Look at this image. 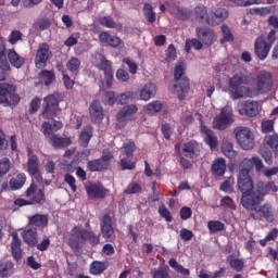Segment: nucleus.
Listing matches in <instances>:
<instances>
[{
	"instance_id": "1",
	"label": "nucleus",
	"mask_w": 278,
	"mask_h": 278,
	"mask_svg": "<svg viewBox=\"0 0 278 278\" xmlns=\"http://www.w3.org/2000/svg\"><path fill=\"white\" fill-rule=\"evenodd\" d=\"M250 173L249 169L241 167L237 180L238 190L242 194L241 205L244 210H255L257 207V200H255L258 194L257 182L256 185L253 184Z\"/></svg>"
},
{
	"instance_id": "2",
	"label": "nucleus",
	"mask_w": 278,
	"mask_h": 278,
	"mask_svg": "<svg viewBox=\"0 0 278 278\" xmlns=\"http://www.w3.org/2000/svg\"><path fill=\"white\" fill-rule=\"evenodd\" d=\"M88 241L91 247H97V244L101 242V238H99V235L94 233L92 229H84L77 226L73 228L68 245L75 255H81V244H86Z\"/></svg>"
},
{
	"instance_id": "3",
	"label": "nucleus",
	"mask_w": 278,
	"mask_h": 278,
	"mask_svg": "<svg viewBox=\"0 0 278 278\" xmlns=\"http://www.w3.org/2000/svg\"><path fill=\"white\" fill-rule=\"evenodd\" d=\"M26 199L18 198L14 200V205L17 207H25L27 205H42L47 198L45 195V188H39L36 182H31L25 191Z\"/></svg>"
},
{
	"instance_id": "4",
	"label": "nucleus",
	"mask_w": 278,
	"mask_h": 278,
	"mask_svg": "<svg viewBox=\"0 0 278 278\" xmlns=\"http://www.w3.org/2000/svg\"><path fill=\"white\" fill-rule=\"evenodd\" d=\"M245 84H251V78L240 72L229 79V88L233 99H243V97H252L253 92Z\"/></svg>"
},
{
	"instance_id": "5",
	"label": "nucleus",
	"mask_w": 278,
	"mask_h": 278,
	"mask_svg": "<svg viewBox=\"0 0 278 278\" xmlns=\"http://www.w3.org/2000/svg\"><path fill=\"white\" fill-rule=\"evenodd\" d=\"M233 134L239 147H241L243 151H251L255 148V135H253L251 128L239 126L233 129Z\"/></svg>"
},
{
	"instance_id": "6",
	"label": "nucleus",
	"mask_w": 278,
	"mask_h": 278,
	"mask_svg": "<svg viewBox=\"0 0 278 278\" xmlns=\"http://www.w3.org/2000/svg\"><path fill=\"white\" fill-rule=\"evenodd\" d=\"M21 97L16 93V87L10 84H0V103L2 105H17Z\"/></svg>"
},
{
	"instance_id": "7",
	"label": "nucleus",
	"mask_w": 278,
	"mask_h": 278,
	"mask_svg": "<svg viewBox=\"0 0 278 278\" xmlns=\"http://www.w3.org/2000/svg\"><path fill=\"white\" fill-rule=\"evenodd\" d=\"M174 79V92H176L179 101H184V99H186V93L190 91V79L186 77L184 71H175Z\"/></svg>"
},
{
	"instance_id": "8",
	"label": "nucleus",
	"mask_w": 278,
	"mask_h": 278,
	"mask_svg": "<svg viewBox=\"0 0 278 278\" xmlns=\"http://www.w3.org/2000/svg\"><path fill=\"white\" fill-rule=\"evenodd\" d=\"M43 110L41 112L42 118L46 121H53L55 116H58V112H60V101H58V97L55 94H49L43 99Z\"/></svg>"
},
{
	"instance_id": "9",
	"label": "nucleus",
	"mask_w": 278,
	"mask_h": 278,
	"mask_svg": "<svg viewBox=\"0 0 278 278\" xmlns=\"http://www.w3.org/2000/svg\"><path fill=\"white\" fill-rule=\"evenodd\" d=\"M233 123V110L229 106H224L220 111V113L214 118L213 121V127L215 129H219L220 131H224V129H227L229 125H232Z\"/></svg>"
},
{
	"instance_id": "10",
	"label": "nucleus",
	"mask_w": 278,
	"mask_h": 278,
	"mask_svg": "<svg viewBox=\"0 0 278 278\" xmlns=\"http://www.w3.org/2000/svg\"><path fill=\"white\" fill-rule=\"evenodd\" d=\"M100 229L102 238L105 242H114L116 240V233L114 232V227L112 226V217L110 214H104L100 222Z\"/></svg>"
},
{
	"instance_id": "11",
	"label": "nucleus",
	"mask_w": 278,
	"mask_h": 278,
	"mask_svg": "<svg viewBox=\"0 0 278 278\" xmlns=\"http://www.w3.org/2000/svg\"><path fill=\"white\" fill-rule=\"evenodd\" d=\"M270 49H273V46L271 43H267L265 36L261 35L256 38L254 42V53L258 60L264 61L266 58H268Z\"/></svg>"
},
{
	"instance_id": "12",
	"label": "nucleus",
	"mask_w": 278,
	"mask_h": 278,
	"mask_svg": "<svg viewBox=\"0 0 278 278\" xmlns=\"http://www.w3.org/2000/svg\"><path fill=\"white\" fill-rule=\"evenodd\" d=\"M51 56V51L49 50L48 43H42L39 46L36 56H35V66L38 71L45 70L49 58Z\"/></svg>"
},
{
	"instance_id": "13",
	"label": "nucleus",
	"mask_w": 278,
	"mask_h": 278,
	"mask_svg": "<svg viewBox=\"0 0 278 278\" xmlns=\"http://www.w3.org/2000/svg\"><path fill=\"white\" fill-rule=\"evenodd\" d=\"M270 90H273V75L269 72H264L256 78V91L266 94Z\"/></svg>"
},
{
	"instance_id": "14",
	"label": "nucleus",
	"mask_w": 278,
	"mask_h": 278,
	"mask_svg": "<svg viewBox=\"0 0 278 278\" xmlns=\"http://www.w3.org/2000/svg\"><path fill=\"white\" fill-rule=\"evenodd\" d=\"M227 18H229V11L224 8H217L206 17V23L211 25V27H216V25H220V23H224Z\"/></svg>"
},
{
	"instance_id": "15",
	"label": "nucleus",
	"mask_w": 278,
	"mask_h": 278,
	"mask_svg": "<svg viewBox=\"0 0 278 278\" xmlns=\"http://www.w3.org/2000/svg\"><path fill=\"white\" fill-rule=\"evenodd\" d=\"M257 192L258 194L255 197V201H257V205H260L264 201V197L270 194V192H277V186L274 181H258Z\"/></svg>"
},
{
	"instance_id": "16",
	"label": "nucleus",
	"mask_w": 278,
	"mask_h": 278,
	"mask_svg": "<svg viewBox=\"0 0 278 278\" xmlns=\"http://www.w3.org/2000/svg\"><path fill=\"white\" fill-rule=\"evenodd\" d=\"M195 34L199 40H201V42L206 47H212V45H214V40H216V34L208 27H198L195 29Z\"/></svg>"
},
{
	"instance_id": "17",
	"label": "nucleus",
	"mask_w": 278,
	"mask_h": 278,
	"mask_svg": "<svg viewBox=\"0 0 278 278\" xmlns=\"http://www.w3.org/2000/svg\"><path fill=\"white\" fill-rule=\"evenodd\" d=\"M99 40L102 45H108V47H112L113 49H123L125 47V42L119 37L112 36L108 31L100 33Z\"/></svg>"
},
{
	"instance_id": "18",
	"label": "nucleus",
	"mask_w": 278,
	"mask_h": 278,
	"mask_svg": "<svg viewBox=\"0 0 278 278\" xmlns=\"http://www.w3.org/2000/svg\"><path fill=\"white\" fill-rule=\"evenodd\" d=\"M135 114H138V106L136 104H127L116 114V121L117 123L134 121Z\"/></svg>"
},
{
	"instance_id": "19",
	"label": "nucleus",
	"mask_w": 278,
	"mask_h": 278,
	"mask_svg": "<svg viewBox=\"0 0 278 278\" xmlns=\"http://www.w3.org/2000/svg\"><path fill=\"white\" fill-rule=\"evenodd\" d=\"M249 212H256L261 218H265L267 223H275V211L273 208V205L265 203L261 205L258 208L257 206L254 207V210H248Z\"/></svg>"
},
{
	"instance_id": "20",
	"label": "nucleus",
	"mask_w": 278,
	"mask_h": 278,
	"mask_svg": "<svg viewBox=\"0 0 278 278\" xmlns=\"http://www.w3.org/2000/svg\"><path fill=\"white\" fill-rule=\"evenodd\" d=\"M89 116L91 123H101L103 121V106L101 101L93 100L89 106Z\"/></svg>"
},
{
	"instance_id": "21",
	"label": "nucleus",
	"mask_w": 278,
	"mask_h": 278,
	"mask_svg": "<svg viewBox=\"0 0 278 278\" xmlns=\"http://www.w3.org/2000/svg\"><path fill=\"white\" fill-rule=\"evenodd\" d=\"M27 172L30 177L35 179H40V161L36 154H31L28 156L27 161Z\"/></svg>"
},
{
	"instance_id": "22",
	"label": "nucleus",
	"mask_w": 278,
	"mask_h": 278,
	"mask_svg": "<svg viewBox=\"0 0 278 278\" xmlns=\"http://www.w3.org/2000/svg\"><path fill=\"white\" fill-rule=\"evenodd\" d=\"M253 166H255V170L260 173L264 168V163L262 162V159H260L258 156H254L252 159H243L240 164V167L244 170H248V173H251V170H253Z\"/></svg>"
},
{
	"instance_id": "23",
	"label": "nucleus",
	"mask_w": 278,
	"mask_h": 278,
	"mask_svg": "<svg viewBox=\"0 0 278 278\" xmlns=\"http://www.w3.org/2000/svg\"><path fill=\"white\" fill-rule=\"evenodd\" d=\"M22 238L28 247H36V244H38V229L26 227L22 231Z\"/></svg>"
},
{
	"instance_id": "24",
	"label": "nucleus",
	"mask_w": 278,
	"mask_h": 278,
	"mask_svg": "<svg viewBox=\"0 0 278 278\" xmlns=\"http://www.w3.org/2000/svg\"><path fill=\"white\" fill-rule=\"evenodd\" d=\"M45 138H47V140L51 143L53 149H64L66 147H70V144L72 143L71 138L59 137L55 134L45 136Z\"/></svg>"
},
{
	"instance_id": "25",
	"label": "nucleus",
	"mask_w": 278,
	"mask_h": 278,
	"mask_svg": "<svg viewBox=\"0 0 278 278\" xmlns=\"http://www.w3.org/2000/svg\"><path fill=\"white\" fill-rule=\"evenodd\" d=\"M86 192L89 199H105L108 194V189L104 188L103 185H89L86 188Z\"/></svg>"
},
{
	"instance_id": "26",
	"label": "nucleus",
	"mask_w": 278,
	"mask_h": 278,
	"mask_svg": "<svg viewBox=\"0 0 278 278\" xmlns=\"http://www.w3.org/2000/svg\"><path fill=\"white\" fill-rule=\"evenodd\" d=\"M21 239L18 238L17 232H12V243H11V253L16 262L23 260V250L21 249Z\"/></svg>"
},
{
	"instance_id": "27",
	"label": "nucleus",
	"mask_w": 278,
	"mask_h": 278,
	"mask_svg": "<svg viewBox=\"0 0 278 278\" xmlns=\"http://www.w3.org/2000/svg\"><path fill=\"white\" fill-rule=\"evenodd\" d=\"M201 132L204 142L210 146V149H216V147H218V137H216L212 129L207 128L205 125H201Z\"/></svg>"
},
{
	"instance_id": "28",
	"label": "nucleus",
	"mask_w": 278,
	"mask_h": 278,
	"mask_svg": "<svg viewBox=\"0 0 278 278\" xmlns=\"http://www.w3.org/2000/svg\"><path fill=\"white\" fill-rule=\"evenodd\" d=\"M226 170L227 162L223 157L216 159L211 166V172L215 177H223Z\"/></svg>"
},
{
	"instance_id": "29",
	"label": "nucleus",
	"mask_w": 278,
	"mask_h": 278,
	"mask_svg": "<svg viewBox=\"0 0 278 278\" xmlns=\"http://www.w3.org/2000/svg\"><path fill=\"white\" fill-rule=\"evenodd\" d=\"M155 92H157V87L153 83H148L140 90L139 97L141 101H149L155 97Z\"/></svg>"
},
{
	"instance_id": "30",
	"label": "nucleus",
	"mask_w": 278,
	"mask_h": 278,
	"mask_svg": "<svg viewBox=\"0 0 278 278\" xmlns=\"http://www.w3.org/2000/svg\"><path fill=\"white\" fill-rule=\"evenodd\" d=\"M240 112L241 114H245V116L253 118V116H257V114H260V103L255 101H247Z\"/></svg>"
},
{
	"instance_id": "31",
	"label": "nucleus",
	"mask_w": 278,
	"mask_h": 278,
	"mask_svg": "<svg viewBox=\"0 0 278 278\" xmlns=\"http://www.w3.org/2000/svg\"><path fill=\"white\" fill-rule=\"evenodd\" d=\"M28 225H33V227H38V229H45V227L49 225V216L42 214H35L29 217Z\"/></svg>"
},
{
	"instance_id": "32",
	"label": "nucleus",
	"mask_w": 278,
	"mask_h": 278,
	"mask_svg": "<svg viewBox=\"0 0 278 278\" xmlns=\"http://www.w3.org/2000/svg\"><path fill=\"white\" fill-rule=\"evenodd\" d=\"M62 127H64V124H62V122L53 119L52 125L49 122H43L41 125V131L43 136H51L53 135V131H60Z\"/></svg>"
},
{
	"instance_id": "33",
	"label": "nucleus",
	"mask_w": 278,
	"mask_h": 278,
	"mask_svg": "<svg viewBox=\"0 0 278 278\" xmlns=\"http://www.w3.org/2000/svg\"><path fill=\"white\" fill-rule=\"evenodd\" d=\"M170 14L177 18V21H188V18L192 16V11L182 7L175 5L170 9Z\"/></svg>"
},
{
	"instance_id": "34",
	"label": "nucleus",
	"mask_w": 278,
	"mask_h": 278,
	"mask_svg": "<svg viewBox=\"0 0 278 278\" xmlns=\"http://www.w3.org/2000/svg\"><path fill=\"white\" fill-rule=\"evenodd\" d=\"M226 262L232 270H236V273H242V270H244V260L239 258L236 254L228 255Z\"/></svg>"
},
{
	"instance_id": "35",
	"label": "nucleus",
	"mask_w": 278,
	"mask_h": 278,
	"mask_svg": "<svg viewBox=\"0 0 278 278\" xmlns=\"http://www.w3.org/2000/svg\"><path fill=\"white\" fill-rule=\"evenodd\" d=\"M8 60L14 68H22L23 64H25V58L18 55L14 49L8 50Z\"/></svg>"
},
{
	"instance_id": "36",
	"label": "nucleus",
	"mask_w": 278,
	"mask_h": 278,
	"mask_svg": "<svg viewBox=\"0 0 278 278\" xmlns=\"http://www.w3.org/2000/svg\"><path fill=\"white\" fill-rule=\"evenodd\" d=\"M27 181V176L25 173H20L15 178H11L9 181V186L11 190H21L25 182Z\"/></svg>"
},
{
	"instance_id": "37",
	"label": "nucleus",
	"mask_w": 278,
	"mask_h": 278,
	"mask_svg": "<svg viewBox=\"0 0 278 278\" xmlns=\"http://www.w3.org/2000/svg\"><path fill=\"white\" fill-rule=\"evenodd\" d=\"M199 144L197 141H188L182 144V153L185 157H190L191 160L197 157V148Z\"/></svg>"
},
{
	"instance_id": "38",
	"label": "nucleus",
	"mask_w": 278,
	"mask_h": 278,
	"mask_svg": "<svg viewBox=\"0 0 278 278\" xmlns=\"http://www.w3.org/2000/svg\"><path fill=\"white\" fill-rule=\"evenodd\" d=\"M0 68L3 71H10V62H8V55L5 54V39L0 36Z\"/></svg>"
},
{
	"instance_id": "39",
	"label": "nucleus",
	"mask_w": 278,
	"mask_h": 278,
	"mask_svg": "<svg viewBox=\"0 0 278 278\" xmlns=\"http://www.w3.org/2000/svg\"><path fill=\"white\" fill-rule=\"evenodd\" d=\"M87 170L90 173H103V170H108V167L100 159H96L87 163Z\"/></svg>"
},
{
	"instance_id": "40",
	"label": "nucleus",
	"mask_w": 278,
	"mask_h": 278,
	"mask_svg": "<svg viewBox=\"0 0 278 278\" xmlns=\"http://www.w3.org/2000/svg\"><path fill=\"white\" fill-rule=\"evenodd\" d=\"M90 140H92V128L91 126H85L79 135L80 147H88V144H90Z\"/></svg>"
},
{
	"instance_id": "41",
	"label": "nucleus",
	"mask_w": 278,
	"mask_h": 278,
	"mask_svg": "<svg viewBox=\"0 0 278 278\" xmlns=\"http://www.w3.org/2000/svg\"><path fill=\"white\" fill-rule=\"evenodd\" d=\"M105 270H108V263L105 262L93 261L89 267L90 275H103Z\"/></svg>"
},
{
	"instance_id": "42",
	"label": "nucleus",
	"mask_w": 278,
	"mask_h": 278,
	"mask_svg": "<svg viewBox=\"0 0 278 278\" xmlns=\"http://www.w3.org/2000/svg\"><path fill=\"white\" fill-rule=\"evenodd\" d=\"M100 25L108 29H123V25H121V23H116L112 16H104L100 18Z\"/></svg>"
},
{
	"instance_id": "43",
	"label": "nucleus",
	"mask_w": 278,
	"mask_h": 278,
	"mask_svg": "<svg viewBox=\"0 0 278 278\" xmlns=\"http://www.w3.org/2000/svg\"><path fill=\"white\" fill-rule=\"evenodd\" d=\"M14 273V263L11 261H0V277H8Z\"/></svg>"
},
{
	"instance_id": "44",
	"label": "nucleus",
	"mask_w": 278,
	"mask_h": 278,
	"mask_svg": "<svg viewBox=\"0 0 278 278\" xmlns=\"http://www.w3.org/2000/svg\"><path fill=\"white\" fill-rule=\"evenodd\" d=\"M136 93L134 91H126L124 93H121L117 96V104L118 105H128V103H131L134 101V97Z\"/></svg>"
},
{
	"instance_id": "45",
	"label": "nucleus",
	"mask_w": 278,
	"mask_h": 278,
	"mask_svg": "<svg viewBox=\"0 0 278 278\" xmlns=\"http://www.w3.org/2000/svg\"><path fill=\"white\" fill-rule=\"evenodd\" d=\"M222 152L224 153V155L226 157H229L230 160H233V157H236V155H238V152H236V150H233V143H231L229 141H225L223 143Z\"/></svg>"
},
{
	"instance_id": "46",
	"label": "nucleus",
	"mask_w": 278,
	"mask_h": 278,
	"mask_svg": "<svg viewBox=\"0 0 278 278\" xmlns=\"http://www.w3.org/2000/svg\"><path fill=\"white\" fill-rule=\"evenodd\" d=\"M39 77L45 86H51L55 81V73L53 71H42Z\"/></svg>"
},
{
	"instance_id": "47",
	"label": "nucleus",
	"mask_w": 278,
	"mask_h": 278,
	"mask_svg": "<svg viewBox=\"0 0 278 278\" xmlns=\"http://www.w3.org/2000/svg\"><path fill=\"white\" fill-rule=\"evenodd\" d=\"M194 15L197 21H199L200 23H203V21H205V18L207 20V16H208L207 8L203 4H199L194 9Z\"/></svg>"
},
{
	"instance_id": "48",
	"label": "nucleus",
	"mask_w": 278,
	"mask_h": 278,
	"mask_svg": "<svg viewBox=\"0 0 278 278\" xmlns=\"http://www.w3.org/2000/svg\"><path fill=\"white\" fill-rule=\"evenodd\" d=\"M143 14L148 23H155L156 15L153 12V5L151 3H144L143 5Z\"/></svg>"
},
{
	"instance_id": "49",
	"label": "nucleus",
	"mask_w": 278,
	"mask_h": 278,
	"mask_svg": "<svg viewBox=\"0 0 278 278\" xmlns=\"http://www.w3.org/2000/svg\"><path fill=\"white\" fill-rule=\"evenodd\" d=\"M168 264L170 268H174L176 273H180V275H184L185 277H188L190 275V269L182 267L180 264L177 263V260L169 258Z\"/></svg>"
},
{
	"instance_id": "50",
	"label": "nucleus",
	"mask_w": 278,
	"mask_h": 278,
	"mask_svg": "<svg viewBox=\"0 0 278 278\" xmlns=\"http://www.w3.org/2000/svg\"><path fill=\"white\" fill-rule=\"evenodd\" d=\"M207 229L210 233H217V231H225V225L220 220H210Z\"/></svg>"
},
{
	"instance_id": "51",
	"label": "nucleus",
	"mask_w": 278,
	"mask_h": 278,
	"mask_svg": "<svg viewBox=\"0 0 278 278\" xmlns=\"http://www.w3.org/2000/svg\"><path fill=\"white\" fill-rule=\"evenodd\" d=\"M266 146L273 151H278V134L274 132L265 138Z\"/></svg>"
},
{
	"instance_id": "52",
	"label": "nucleus",
	"mask_w": 278,
	"mask_h": 278,
	"mask_svg": "<svg viewBox=\"0 0 278 278\" xmlns=\"http://www.w3.org/2000/svg\"><path fill=\"white\" fill-rule=\"evenodd\" d=\"M165 55V62H167V64L177 60V48H175V45L172 43L168 46Z\"/></svg>"
},
{
	"instance_id": "53",
	"label": "nucleus",
	"mask_w": 278,
	"mask_h": 278,
	"mask_svg": "<svg viewBox=\"0 0 278 278\" xmlns=\"http://www.w3.org/2000/svg\"><path fill=\"white\" fill-rule=\"evenodd\" d=\"M163 104L160 101H153L146 106V112L148 114H157V112H162Z\"/></svg>"
},
{
	"instance_id": "54",
	"label": "nucleus",
	"mask_w": 278,
	"mask_h": 278,
	"mask_svg": "<svg viewBox=\"0 0 278 278\" xmlns=\"http://www.w3.org/2000/svg\"><path fill=\"white\" fill-rule=\"evenodd\" d=\"M222 34H223V42H233V34H231V29L226 24H223L222 27Z\"/></svg>"
},
{
	"instance_id": "55",
	"label": "nucleus",
	"mask_w": 278,
	"mask_h": 278,
	"mask_svg": "<svg viewBox=\"0 0 278 278\" xmlns=\"http://www.w3.org/2000/svg\"><path fill=\"white\" fill-rule=\"evenodd\" d=\"M11 165L12 162H10L9 157H3L0 160V177H3V175H8V173H10Z\"/></svg>"
},
{
	"instance_id": "56",
	"label": "nucleus",
	"mask_w": 278,
	"mask_h": 278,
	"mask_svg": "<svg viewBox=\"0 0 278 278\" xmlns=\"http://www.w3.org/2000/svg\"><path fill=\"white\" fill-rule=\"evenodd\" d=\"M142 192V186L138 182H130L128 187L124 190L125 194H138Z\"/></svg>"
},
{
	"instance_id": "57",
	"label": "nucleus",
	"mask_w": 278,
	"mask_h": 278,
	"mask_svg": "<svg viewBox=\"0 0 278 278\" xmlns=\"http://www.w3.org/2000/svg\"><path fill=\"white\" fill-rule=\"evenodd\" d=\"M136 151V143L134 141H129L128 143H124V153L128 160L134 159V152Z\"/></svg>"
},
{
	"instance_id": "58",
	"label": "nucleus",
	"mask_w": 278,
	"mask_h": 278,
	"mask_svg": "<svg viewBox=\"0 0 278 278\" xmlns=\"http://www.w3.org/2000/svg\"><path fill=\"white\" fill-rule=\"evenodd\" d=\"M263 134H270L271 131H275V121L273 119H266L263 121L261 124Z\"/></svg>"
},
{
	"instance_id": "59",
	"label": "nucleus",
	"mask_w": 278,
	"mask_h": 278,
	"mask_svg": "<svg viewBox=\"0 0 278 278\" xmlns=\"http://www.w3.org/2000/svg\"><path fill=\"white\" fill-rule=\"evenodd\" d=\"M18 40H23V33L20 30H12L9 35L8 42L10 45H16Z\"/></svg>"
},
{
	"instance_id": "60",
	"label": "nucleus",
	"mask_w": 278,
	"mask_h": 278,
	"mask_svg": "<svg viewBox=\"0 0 278 278\" xmlns=\"http://www.w3.org/2000/svg\"><path fill=\"white\" fill-rule=\"evenodd\" d=\"M159 214L162 218H165L166 223H173V215L170 214V211L167 210L166 205L162 204L159 207Z\"/></svg>"
},
{
	"instance_id": "61",
	"label": "nucleus",
	"mask_w": 278,
	"mask_h": 278,
	"mask_svg": "<svg viewBox=\"0 0 278 278\" xmlns=\"http://www.w3.org/2000/svg\"><path fill=\"white\" fill-rule=\"evenodd\" d=\"M64 181L70 186L72 192H77V180L75 179V176L65 174Z\"/></svg>"
},
{
	"instance_id": "62",
	"label": "nucleus",
	"mask_w": 278,
	"mask_h": 278,
	"mask_svg": "<svg viewBox=\"0 0 278 278\" xmlns=\"http://www.w3.org/2000/svg\"><path fill=\"white\" fill-rule=\"evenodd\" d=\"M152 278H170L168 267H163L152 274Z\"/></svg>"
},
{
	"instance_id": "63",
	"label": "nucleus",
	"mask_w": 278,
	"mask_h": 278,
	"mask_svg": "<svg viewBox=\"0 0 278 278\" xmlns=\"http://www.w3.org/2000/svg\"><path fill=\"white\" fill-rule=\"evenodd\" d=\"M220 190L227 192L228 194L233 193V180L227 179L220 185Z\"/></svg>"
},
{
	"instance_id": "64",
	"label": "nucleus",
	"mask_w": 278,
	"mask_h": 278,
	"mask_svg": "<svg viewBox=\"0 0 278 278\" xmlns=\"http://www.w3.org/2000/svg\"><path fill=\"white\" fill-rule=\"evenodd\" d=\"M79 66H81V61H79V59H77V58H72L67 62V70L68 71H79Z\"/></svg>"
}]
</instances>
